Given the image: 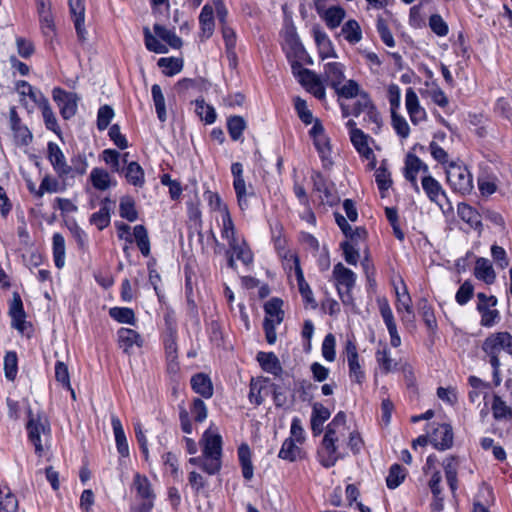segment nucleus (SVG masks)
<instances>
[{
	"mask_svg": "<svg viewBox=\"0 0 512 512\" xmlns=\"http://www.w3.org/2000/svg\"><path fill=\"white\" fill-rule=\"evenodd\" d=\"M39 22L41 26V30L45 37L52 38L55 34L56 26L54 21L53 12H47L44 14L38 15Z\"/></svg>",
	"mask_w": 512,
	"mask_h": 512,
	"instance_id": "nucleus-64",
	"label": "nucleus"
},
{
	"mask_svg": "<svg viewBox=\"0 0 512 512\" xmlns=\"http://www.w3.org/2000/svg\"><path fill=\"white\" fill-rule=\"evenodd\" d=\"M345 354L347 358L349 377L353 382L362 384L366 378L365 372L361 367L359 354L353 339H347L345 343Z\"/></svg>",
	"mask_w": 512,
	"mask_h": 512,
	"instance_id": "nucleus-9",
	"label": "nucleus"
},
{
	"mask_svg": "<svg viewBox=\"0 0 512 512\" xmlns=\"http://www.w3.org/2000/svg\"><path fill=\"white\" fill-rule=\"evenodd\" d=\"M421 185L428 199L437 204L443 212L452 210V205L446 192L434 177L425 175L422 178Z\"/></svg>",
	"mask_w": 512,
	"mask_h": 512,
	"instance_id": "nucleus-6",
	"label": "nucleus"
},
{
	"mask_svg": "<svg viewBox=\"0 0 512 512\" xmlns=\"http://www.w3.org/2000/svg\"><path fill=\"white\" fill-rule=\"evenodd\" d=\"M376 361L381 371L385 374L393 371L397 366V363L391 358V353L386 346L376 351Z\"/></svg>",
	"mask_w": 512,
	"mask_h": 512,
	"instance_id": "nucleus-51",
	"label": "nucleus"
},
{
	"mask_svg": "<svg viewBox=\"0 0 512 512\" xmlns=\"http://www.w3.org/2000/svg\"><path fill=\"white\" fill-rule=\"evenodd\" d=\"M345 15V10L342 7L332 6L325 11L323 18L328 28L335 29L340 26Z\"/></svg>",
	"mask_w": 512,
	"mask_h": 512,
	"instance_id": "nucleus-45",
	"label": "nucleus"
},
{
	"mask_svg": "<svg viewBox=\"0 0 512 512\" xmlns=\"http://www.w3.org/2000/svg\"><path fill=\"white\" fill-rule=\"evenodd\" d=\"M233 188L237 197V202L241 210H245L248 207V192L246 189V183L244 177L233 179Z\"/></svg>",
	"mask_w": 512,
	"mask_h": 512,
	"instance_id": "nucleus-59",
	"label": "nucleus"
},
{
	"mask_svg": "<svg viewBox=\"0 0 512 512\" xmlns=\"http://www.w3.org/2000/svg\"><path fill=\"white\" fill-rule=\"evenodd\" d=\"M184 66L182 56L162 57V74L172 77L180 73Z\"/></svg>",
	"mask_w": 512,
	"mask_h": 512,
	"instance_id": "nucleus-43",
	"label": "nucleus"
},
{
	"mask_svg": "<svg viewBox=\"0 0 512 512\" xmlns=\"http://www.w3.org/2000/svg\"><path fill=\"white\" fill-rule=\"evenodd\" d=\"M52 240L55 266L60 269L65 265V240L60 233H55Z\"/></svg>",
	"mask_w": 512,
	"mask_h": 512,
	"instance_id": "nucleus-47",
	"label": "nucleus"
},
{
	"mask_svg": "<svg viewBox=\"0 0 512 512\" xmlns=\"http://www.w3.org/2000/svg\"><path fill=\"white\" fill-rule=\"evenodd\" d=\"M118 342L124 352L128 353L134 346H142V338L139 333L130 328H121L117 332Z\"/></svg>",
	"mask_w": 512,
	"mask_h": 512,
	"instance_id": "nucleus-28",
	"label": "nucleus"
},
{
	"mask_svg": "<svg viewBox=\"0 0 512 512\" xmlns=\"http://www.w3.org/2000/svg\"><path fill=\"white\" fill-rule=\"evenodd\" d=\"M494 501L493 490L487 485H482L474 498L472 512H489V506Z\"/></svg>",
	"mask_w": 512,
	"mask_h": 512,
	"instance_id": "nucleus-26",
	"label": "nucleus"
},
{
	"mask_svg": "<svg viewBox=\"0 0 512 512\" xmlns=\"http://www.w3.org/2000/svg\"><path fill=\"white\" fill-rule=\"evenodd\" d=\"M133 236L141 253L144 256H148L150 253V243L145 227L143 225H136L133 229Z\"/></svg>",
	"mask_w": 512,
	"mask_h": 512,
	"instance_id": "nucleus-57",
	"label": "nucleus"
},
{
	"mask_svg": "<svg viewBox=\"0 0 512 512\" xmlns=\"http://www.w3.org/2000/svg\"><path fill=\"white\" fill-rule=\"evenodd\" d=\"M428 173V166L416 155L409 153L405 159L404 177L409 181L416 192H419L417 174L419 171Z\"/></svg>",
	"mask_w": 512,
	"mask_h": 512,
	"instance_id": "nucleus-13",
	"label": "nucleus"
},
{
	"mask_svg": "<svg viewBox=\"0 0 512 512\" xmlns=\"http://www.w3.org/2000/svg\"><path fill=\"white\" fill-rule=\"evenodd\" d=\"M375 181L378 189L384 197V192H386L392 185L391 174L385 167L384 162L375 171Z\"/></svg>",
	"mask_w": 512,
	"mask_h": 512,
	"instance_id": "nucleus-56",
	"label": "nucleus"
},
{
	"mask_svg": "<svg viewBox=\"0 0 512 512\" xmlns=\"http://www.w3.org/2000/svg\"><path fill=\"white\" fill-rule=\"evenodd\" d=\"M333 277L337 283V291L343 304L348 305L353 301L352 289L356 283V274L342 263H337L333 268Z\"/></svg>",
	"mask_w": 512,
	"mask_h": 512,
	"instance_id": "nucleus-4",
	"label": "nucleus"
},
{
	"mask_svg": "<svg viewBox=\"0 0 512 512\" xmlns=\"http://www.w3.org/2000/svg\"><path fill=\"white\" fill-rule=\"evenodd\" d=\"M9 314L12 318V326L22 332L25 328L26 313L23 308L22 299L18 292H14L12 295Z\"/></svg>",
	"mask_w": 512,
	"mask_h": 512,
	"instance_id": "nucleus-20",
	"label": "nucleus"
},
{
	"mask_svg": "<svg viewBox=\"0 0 512 512\" xmlns=\"http://www.w3.org/2000/svg\"><path fill=\"white\" fill-rule=\"evenodd\" d=\"M257 360L260 363L261 368L267 373L277 376L282 372L280 361L272 352H259L257 355Z\"/></svg>",
	"mask_w": 512,
	"mask_h": 512,
	"instance_id": "nucleus-35",
	"label": "nucleus"
},
{
	"mask_svg": "<svg viewBox=\"0 0 512 512\" xmlns=\"http://www.w3.org/2000/svg\"><path fill=\"white\" fill-rule=\"evenodd\" d=\"M314 191L320 195L321 202L329 206H334L339 202V197L334 190V184L330 182L322 173L315 171L311 176Z\"/></svg>",
	"mask_w": 512,
	"mask_h": 512,
	"instance_id": "nucleus-7",
	"label": "nucleus"
},
{
	"mask_svg": "<svg viewBox=\"0 0 512 512\" xmlns=\"http://www.w3.org/2000/svg\"><path fill=\"white\" fill-rule=\"evenodd\" d=\"M451 188L460 194H469L473 189V177L467 167L451 163L446 170Z\"/></svg>",
	"mask_w": 512,
	"mask_h": 512,
	"instance_id": "nucleus-5",
	"label": "nucleus"
},
{
	"mask_svg": "<svg viewBox=\"0 0 512 512\" xmlns=\"http://www.w3.org/2000/svg\"><path fill=\"white\" fill-rule=\"evenodd\" d=\"M271 384L268 378L263 379H252L250 382L249 389V401L250 403L259 406L261 405L266 396H268L271 392Z\"/></svg>",
	"mask_w": 512,
	"mask_h": 512,
	"instance_id": "nucleus-18",
	"label": "nucleus"
},
{
	"mask_svg": "<svg viewBox=\"0 0 512 512\" xmlns=\"http://www.w3.org/2000/svg\"><path fill=\"white\" fill-rule=\"evenodd\" d=\"M474 276L488 285L493 284L496 280L492 263L483 257L478 258L475 262Z\"/></svg>",
	"mask_w": 512,
	"mask_h": 512,
	"instance_id": "nucleus-21",
	"label": "nucleus"
},
{
	"mask_svg": "<svg viewBox=\"0 0 512 512\" xmlns=\"http://www.w3.org/2000/svg\"><path fill=\"white\" fill-rule=\"evenodd\" d=\"M201 442L203 444L202 453L206 457L204 472L214 475L220 471L222 466V437L208 429L204 432Z\"/></svg>",
	"mask_w": 512,
	"mask_h": 512,
	"instance_id": "nucleus-3",
	"label": "nucleus"
},
{
	"mask_svg": "<svg viewBox=\"0 0 512 512\" xmlns=\"http://www.w3.org/2000/svg\"><path fill=\"white\" fill-rule=\"evenodd\" d=\"M195 112L206 124H212L216 120L215 109L205 103L204 99H197L195 101Z\"/></svg>",
	"mask_w": 512,
	"mask_h": 512,
	"instance_id": "nucleus-52",
	"label": "nucleus"
},
{
	"mask_svg": "<svg viewBox=\"0 0 512 512\" xmlns=\"http://www.w3.org/2000/svg\"><path fill=\"white\" fill-rule=\"evenodd\" d=\"M341 33L345 40L350 44H357L362 39V31L359 23L354 20H348L341 29Z\"/></svg>",
	"mask_w": 512,
	"mask_h": 512,
	"instance_id": "nucleus-41",
	"label": "nucleus"
},
{
	"mask_svg": "<svg viewBox=\"0 0 512 512\" xmlns=\"http://www.w3.org/2000/svg\"><path fill=\"white\" fill-rule=\"evenodd\" d=\"M238 458L242 469V475L246 480H251L254 475V468L251 461V450L247 444L238 448Z\"/></svg>",
	"mask_w": 512,
	"mask_h": 512,
	"instance_id": "nucleus-37",
	"label": "nucleus"
},
{
	"mask_svg": "<svg viewBox=\"0 0 512 512\" xmlns=\"http://www.w3.org/2000/svg\"><path fill=\"white\" fill-rule=\"evenodd\" d=\"M90 181L93 187L97 190H107L110 186H115L116 181H113L110 174L102 168H93L90 173Z\"/></svg>",
	"mask_w": 512,
	"mask_h": 512,
	"instance_id": "nucleus-36",
	"label": "nucleus"
},
{
	"mask_svg": "<svg viewBox=\"0 0 512 512\" xmlns=\"http://www.w3.org/2000/svg\"><path fill=\"white\" fill-rule=\"evenodd\" d=\"M369 136L362 130H354L350 140L357 152L365 159L372 158L373 150L368 145Z\"/></svg>",
	"mask_w": 512,
	"mask_h": 512,
	"instance_id": "nucleus-34",
	"label": "nucleus"
},
{
	"mask_svg": "<svg viewBox=\"0 0 512 512\" xmlns=\"http://www.w3.org/2000/svg\"><path fill=\"white\" fill-rule=\"evenodd\" d=\"M284 258L292 260L293 262L298 289L302 298L306 303L313 304L315 306V299L313 296L312 289L310 288L309 284L306 282L304 278V274L300 266V260L298 256L294 253L286 252Z\"/></svg>",
	"mask_w": 512,
	"mask_h": 512,
	"instance_id": "nucleus-11",
	"label": "nucleus"
},
{
	"mask_svg": "<svg viewBox=\"0 0 512 512\" xmlns=\"http://www.w3.org/2000/svg\"><path fill=\"white\" fill-rule=\"evenodd\" d=\"M491 307V305L477 304V311L481 315L480 325L483 327H493L500 321V312Z\"/></svg>",
	"mask_w": 512,
	"mask_h": 512,
	"instance_id": "nucleus-39",
	"label": "nucleus"
},
{
	"mask_svg": "<svg viewBox=\"0 0 512 512\" xmlns=\"http://www.w3.org/2000/svg\"><path fill=\"white\" fill-rule=\"evenodd\" d=\"M70 13L74 21L78 38L81 41L86 40L87 31L85 29V5L84 0H69Z\"/></svg>",
	"mask_w": 512,
	"mask_h": 512,
	"instance_id": "nucleus-15",
	"label": "nucleus"
},
{
	"mask_svg": "<svg viewBox=\"0 0 512 512\" xmlns=\"http://www.w3.org/2000/svg\"><path fill=\"white\" fill-rule=\"evenodd\" d=\"M221 220V237L226 239L228 244L234 243L238 239L236 238V229L230 212L225 211L224 215L221 216Z\"/></svg>",
	"mask_w": 512,
	"mask_h": 512,
	"instance_id": "nucleus-50",
	"label": "nucleus"
},
{
	"mask_svg": "<svg viewBox=\"0 0 512 512\" xmlns=\"http://www.w3.org/2000/svg\"><path fill=\"white\" fill-rule=\"evenodd\" d=\"M153 30L155 34H152L148 26L143 28L145 47L151 52L160 53V23H155Z\"/></svg>",
	"mask_w": 512,
	"mask_h": 512,
	"instance_id": "nucleus-42",
	"label": "nucleus"
},
{
	"mask_svg": "<svg viewBox=\"0 0 512 512\" xmlns=\"http://www.w3.org/2000/svg\"><path fill=\"white\" fill-rule=\"evenodd\" d=\"M191 387L193 391L203 398L209 399L213 396V385L208 375L198 373L191 378Z\"/></svg>",
	"mask_w": 512,
	"mask_h": 512,
	"instance_id": "nucleus-27",
	"label": "nucleus"
},
{
	"mask_svg": "<svg viewBox=\"0 0 512 512\" xmlns=\"http://www.w3.org/2000/svg\"><path fill=\"white\" fill-rule=\"evenodd\" d=\"M53 99L57 103L64 119L72 118L78 107L79 97L76 93L67 92L59 87L53 89Z\"/></svg>",
	"mask_w": 512,
	"mask_h": 512,
	"instance_id": "nucleus-8",
	"label": "nucleus"
},
{
	"mask_svg": "<svg viewBox=\"0 0 512 512\" xmlns=\"http://www.w3.org/2000/svg\"><path fill=\"white\" fill-rule=\"evenodd\" d=\"M296 442L297 441L293 438L285 439L278 453V457L289 462L301 459L303 457V452Z\"/></svg>",
	"mask_w": 512,
	"mask_h": 512,
	"instance_id": "nucleus-33",
	"label": "nucleus"
},
{
	"mask_svg": "<svg viewBox=\"0 0 512 512\" xmlns=\"http://www.w3.org/2000/svg\"><path fill=\"white\" fill-rule=\"evenodd\" d=\"M48 150V159L58 175V177L62 180H65L70 173L72 172V167L67 164L66 158L60 149V147L54 143L49 142L47 146Z\"/></svg>",
	"mask_w": 512,
	"mask_h": 512,
	"instance_id": "nucleus-10",
	"label": "nucleus"
},
{
	"mask_svg": "<svg viewBox=\"0 0 512 512\" xmlns=\"http://www.w3.org/2000/svg\"><path fill=\"white\" fill-rule=\"evenodd\" d=\"M313 36L318 46L319 55L322 59L329 57H337L331 40L323 30H321L318 27H314Z\"/></svg>",
	"mask_w": 512,
	"mask_h": 512,
	"instance_id": "nucleus-24",
	"label": "nucleus"
},
{
	"mask_svg": "<svg viewBox=\"0 0 512 512\" xmlns=\"http://www.w3.org/2000/svg\"><path fill=\"white\" fill-rule=\"evenodd\" d=\"M491 409L496 420L512 419V407L508 406L498 395H494Z\"/></svg>",
	"mask_w": 512,
	"mask_h": 512,
	"instance_id": "nucleus-49",
	"label": "nucleus"
},
{
	"mask_svg": "<svg viewBox=\"0 0 512 512\" xmlns=\"http://www.w3.org/2000/svg\"><path fill=\"white\" fill-rule=\"evenodd\" d=\"M199 25L200 39L202 41L209 39L213 35L215 29L214 7L210 4V2L206 3L201 9L199 15Z\"/></svg>",
	"mask_w": 512,
	"mask_h": 512,
	"instance_id": "nucleus-17",
	"label": "nucleus"
},
{
	"mask_svg": "<svg viewBox=\"0 0 512 512\" xmlns=\"http://www.w3.org/2000/svg\"><path fill=\"white\" fill-rule=\"evenodd\" d=\"M64 190V187L60 185L59 181L56 178L51 177L50 175H46L41 184L36 191V197L41 198L45 192L48 193H57Z\"/></svg>",
	"mask_w": 512,
	"mask_h": 512,
	"instance_id": "nucleus-55",
	"label": "nucleus"
},
{
	"mask_svg": "<svg viewBox=\"0 0 512 512\" xmlns=\"http://www.w3.org/2000/svg\"><path fill=\"white\" fill-rule=\"evenodd\" d=\"M407 470L399 464H393L388 476L386 477V484L389 489H395L405 480Z\"/></svg>",
	"mask_w": 512,
	"mask_h": 512,
	"instance_id": "nucleus-46",
	"label": "nucleus"
},
{
	"mask_svg": "<svg viewBox=\"0 0 512 512\" xmlns=\"http://www.w3.org/2000/svg\"><path fill=\"white\" fill-rule=\"evenodd\" d=\"M337 441L338 439L328 438H323L322 440V448L318 451V458L320 464L325 468L333 467L340 458L336 446Z\"/></svg>",
	"mask_w": 512,
	"mask_h": 512,
	"instance_id": "nucleus-16",
	"label": "nucleus"
},
{
	"mask_svg": "<svg viewBox=\"0 0 512 512\" xmlns=\"http://www.w3.org/2000/svg\"><path fill=\"white\" fill-rule=\"evenodd\" d=\"M314 145L319 153V156L322 160L323 166L325 168L332 165L331 160V147L330 142L327 136H320L314 140Z\"/></svg>",
	"mask_w": 512,
	"mask_h": 512,
	"instance_id": "nucleus-48",
	"label": "nucleus"
},
{
	"mask_svg": "<svg viewBox=\"0 0 512 512\" xmlns=\"http://www.w3.org/2000/svg\"><path fill=\"white\" fill-rule=\"evenodd\" d=\"M228 132L232 140L241 139L243 131L246 128V122L241 116H233L227 122Z\"/></svg>",
	"mask_w": 512,
	"mask_h": 512,
	"instance_id": "nucleus-58",
	"label": "nucleus"
},
{
	"mask_svg": "<svg viewBox=\"0 0 512 512\" xmlns=\"http://www.w3.org/2000/svg\"><path fill=\"white\" fill-rule=\"evenodd\" d=\"M430 442L435 449L445 451L453 445V430L449 424H440L430 436Z\"/></svg>",
	"mask_w": 512,
	"mask_h": 512,
	"instance_id": "nucleus-14",
	"label": "nucleus"
},
{
	"mask_svg": "<svg viewBox=\"0 0 512 512\" xmlns=\"http://www.w3.org/2000/svg\"><path fill=\"white\" fill-rule=\"evenodd\" d=\"M112 202L109 198L102 201V206L99 211L93 213L90 217V223L95 225L99 230L105 229L111 220L110 210Z\"/></svg>",
	"mask_w": 512,
	"mask_h": 512,
	"instance_id": "nucleus-29",
	"label": "nucleus"
},
{
	"mask_svg": "<svg viewBox=\"0 0 512 512\" xmlns=\"http://www.w3.org/2000/svg\"><path fill=\"white\" fill-rule=\"evenodd\" d=\"M417 307L427 329L431 333H435L438 328V324L433 307L429 304L426 298H421L418 301Z\"/></svg>",
	"mask_w": 512,
	"mask_h": 512,
	"instance_id": "nucleus-32",
	"label": "nucleus"
},
{
	"mask_svg": "<svg viewBox=\"0 0 512 512\" xmlns=\"http://www.w3.org/2000/svg\"><path fill=\"white\" fill-rule=\"evenodd\" d=\"M283 301L274 297L267 301L264 305L265 319L264 322L279 325L284 319V311L282 310Z\"/></svg>",
	"mask_w": 512,
	"mask_h": 512,
	"instance_id": "nucleus-22",
	"label": "nucleus"
},
{
	"mask_svg": "<svg viewBox=\"0 0 512 512\" xmlns=\"http://www.w3.org/2000/svg\"><path fill=\"white\" fill-rule=\"evenodd\" d=\"M229 247L236 255V258L243 264L249 265L253 262V254L244 241L240 242L237 240L234 243L229 244Z\"/></svg>",
	"mask_w": 512,
	"mask_h": 512,
	"instance_id": "nucleus-53",
	"label": "nucleus"
},
{
	"mask_svg": "<svg viewBox=\"0 0 512 512\" xmlns=\"http://www.w3.org/2000/svg\"><path fill=\"white\" fill-rule=\"evenodd\" d=\"M111 424L115 436L117 450L121 456L126 457L129 455V448L122 423L116 415H112Z\"/></svg>",
	"mask_w": 512,
	"mask_h": 512,
	"instance_id": "nucleus-31",
	"label": "nucleus"
},
{
	"mask_svg": "<svg viewBox=\"0 0 512 512\" xmlns=\"http://www.w3.org/2000/svg\"><path fill=\"white\" fill-rule=\"evenodd\" d=\"M166 358H167V372L176 375L179 372V364L175 361L177 358V347L175 341L168 340L165 344Z\"/></svg>",
	"mask_w": 512,
	"mask_h": 512,
	"instance_id": "nucleus-54",
	"label": "nucleus"
},
{
	"mask_svg": "<svg viewBox=\"0 0 512 512\" xmlns=\"http://www.w3.org/2000/svg\"><path fill=\"white\" fill-rule=\"evenodd\" d=\"M109 315L119 323L134 324L135 322V314L130 308L113 307L110 308Z\"/></svg>",
	"mask_w": 512,
	"mask_h": 512,
	"instance_id": "nucleus-60",
	"label": "nucleus"
},
{
	"mask_svg": "<svg viewBox=\"0 0 512 512\" xmlns=\"http://www.w3.org/2000/svg\"><path fill=\"white\" fill-rule=\"evenodd\" d=\"M4 370L5 376L8 380L13 381L16 378L18 371V358L14 351H9L4 357Z\"/></svg>",
	"mask_w": 512,
	"mask_h": 512,
	"instance_id": "nucleus-61",
	"label": "nucleus"
},
{
	"mask_svg": "<svg viewBox=\"0 0 512 512\" xmlns=\"http://www.w3.org/2000/svg\"><path fill=\"white\" fill-rule=\"evenodd\" d=\"M324 77L327 84L333 89L342 84L344 76V66L339 62H330L324 66Z\"/></svg>",
	"mask_w": 512,
	"mask_h": 512,
	"instance_id": "nucleus-25",
	"label": "nucleus"
},
{
	"mask_svg": "<svg viewBox=\"0 0 512 512\" xmlns=\"http://www.w3.org/2000/svg\"><path fill=\"white\" fill-rule=\"evenodd\" d=\"M10 126L17 144L28 145L32 141L31 132L25 125L21 124V120L15 108L10 109Z\"/></svg>",
	"mask_w": 512,
	"mask_h": 512,
	"instance_id": "nucleus-19",
	"label": "nucleus"
},
{
	"mask_svg": "<svg viewBox=\"0 0 512 512\" xmlns=\"http://www.w3.org/2000/svg\"><path fill=\"white\" fill-rule=\"evenodd\" d=\"M335 91L339 97L346 99L354 98L361 93L359 84L354 80H348L345 84L339 85Z\"/></svg>",
	"mask_w": 512,
	"mask_h": 512,
	"instance_id": "nucleus-63",
	"label": "nucleus"
},
{
	"mask_svg": "<svg viewBox=\"0 0 512 512\" xmlns=\"http://www.w3.org/2000/svg\"><path fill=\"white\" fill-rule=\"evenodd\" d=\"M125 174L126 180L134 185L141 187L144 183V172L141 166L135 162L131 161L127 167L123 170Z\"/></svg>",
	"mask_w": 512,
	"mask_h": 512,
	"instance_id": "nucleus-44",
	"label": "nucleus"
},
{
	"mask_svg": "<svg viewBox=\"0 0 512 512\" xmlns=\"http://www.w3.org/2000/svg\"><path fill=\"white\" fill-rule=\"evenodd\" d=\"M481 349L485 354L484 359L492 366L493 382L499 386L502 381L499 356L501 352L512 355V335L507 331L492 333L484 339Z\"/></svg>",
	"mask_w": 512,
	"mask_h": 512,
	"instance_id": "nucleus-1",
	"label": "nucleus"
},
{
	"mask_svg": "<svg viewBox=\"0 0 512 512\" xmlns=\"http://www.w3.org/2000/svg\"><path fill=\"white\" fill-rule=\"evenodd\" d=\"M133 487L139 497L146 500L151 506L152 501L155 499V494L152 492L150 483L146 477L136 474L134 476Z\"/></svg>",
	"mask_w": 512,
	"mask_h": 512,
	"instance_id": "nucleus-38",
	"label": "nucleus"
},
{
	"mask_svg": "<svg viewBox=\"0 0 512 512\" xmlns=\"http://www.w3.org/2000/svg\"><path fill=\"white\" fill-rule=\"evenodd\" d=\"M400 284L402 286V290L395 286L396 310L398 313L410 312V308L412 307L411 296L403 280H400Z\"/></svg>",
	"mask_w": 512,
	"mask_h": 512,
	"instance_id": "nucleus-40",
	"label": "nucleus"
},
{
	"mask_svg": "<svg viewBox=\"0 0 512 512\" xmlns=\"http://www.w3.org/2000/svg\"><path fill=\"white\" fill-rule=\"evenodd\" d=\"M284 49L286 50L288 59H302L305 54V49L300 41L296 28L293 25L286 27L284 31Z\"/></svg>",
	"mask_w": 512,
	"mask_h": 512,
	"instance_id": "nucleus-12",
	"label": "nucleus"
},
{
	"mask_svg": "<svg viewBox=\"0 0 512 512\" xmlns=\"http://www.w3.org/2000/svg\"><path fill=\"white\" fill-rule=\"evenodd\" d=\"M458 458L455 456L447 457L443 461V468L445 472L446 481L450 487V490L453 494H455L457 488H458V479H457V473H458Z\"/></svg>",
	"mask_w": 512,
	"mask_h": 512,
	"instance_id": "nucleus-30",
	"label": "nucleus"
},
{
	"mask_svg": "<svg viewBox=\"0 0 512 512\" xmlns=\"http://www.w3.org/2000/svg\"><path fill=\"white\" fill-rule=\"evenodd\" d=\"M119 213L122 218H125L130 222H133L138 218L134 201L129 197H124L121 199Z\"/></svg>",
	"mask_w": 512,
	"mask_h": 512,
	"instance_id": "nucleus-62",
	"label": "nucleus"
},
{
	"mask_svg": "<svg viewBox=\"0 0 512 512\" xmlns=\"http://www.w3.org/2000/svg\"><path fill=\"white\" fill-rule=\"evenodd\" d=\"M28 439L35 447V453L42 456L44 453V445L50 438L51 429L47 417L40 413H34L28 410V421L26 424Z\"/></svg>",
	"mask_w": 512,
	"mask_h": 512,
	"instance_id": "nucleus-2",
	"label": "nucleus"
},
{
	"mask_svg": "<svg viewBox=\"0 0 512 512\" xmlns=\"http://www.w3.org/2000/svg\"><path fill=\"white\" fill-rule=\"evenodd\" d=\"M457 214L472 229L478 230L482 228V220L479 212L467 203H459Z\"/></svg>",
	"mask_w": 512,
	"mask_h": 512,
	"instance_id": "nucleus-23",
	"label": "nucleus"
}]
</instances>
